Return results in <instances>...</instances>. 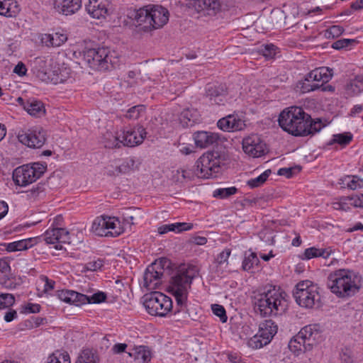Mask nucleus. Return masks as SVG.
Here are the masks:
<instances>
[{
    "mask_svg": "<svg viewBox=\"0 0 363 363\" xmlns=\"http://www.w3.org/2000/svg\"><path fill=\"white\" fill-rule=\"evenodd\" d=\"M333 77L332 69L321 67L310 72L305 78L303 89L305 91L318 89L323 84L328 82Z\"/></svg>",
    "mask_w": 363,
    "mask_h": 363,
    "instance_id": "obj_14",
    "label": "nucleus"
},
{
    "mask_svg": "<svg viewBox=\"0 0 363 363\" xmlns=\"http://www.w3.org/2000/svg\"><path fill=\"white\" fill-rule=\"evenodd\" d=\"M352 138V134L350 133L335 134L333 135V138L328 142V145L338 144L343 147L350 144Z\"/></svg>",
    "mask_w": 363,
    "mask_h": 363,
    "instance_id": "obj_37",
    "label": "nucleus"
},
{
    "mask_svg": "<svg viewBox=\"0 0 363 363\" xmlns=\"http://www.w3.org/2000/svg\"><path fill=\"white\" fill-rule=\"evenodd\" d=\"M9 206L5 201H0V220L8 213Z\"/></svg>",
    "mask_w": 363,
    "mask_h": 363,
    "instance_id": "obj_61",
    "label": "nucleus"
},
{
    "mask_svg": "<svg viewBox=\"0 0 363 363\" xmlns=\"http://www.w3.org/2000/svg\"><path fill=\"white\" fill-rule=\"evenodd\" d=\"M24 109L30 116L36 117H40L45 113V108L43 104L35 99L26 100V103L24 104Z\"/></svg>",
    "mask_w": 363,
    "mask_h": 363,
    "instance_id": "obj_29",
    "label": "nucleus"
},
{
    "mask_svg": "<svg viewBox=\"0 0 363 363\" xmlns=\"http://www.w3.org/2000/svg\"><path fill=\"white\" fill-rule=\"evenodd\" d=\"M25 312L28 313H35L40 312V306L38 303H28L25 306Z\"/></svg>",
    "mask_w": 363,
    "mask_h": 363,
    "instance_id": "obj_58",
    "label": "nucleus"
},
{
    "mask_svg": "<svg viewBox=\"0 0 363 363\" xmlns=\"http://www.w3.org/2000/svg\"><path fill=\"white\" fill-rule=\"evenodd\" d=\"M46 169L45 163L34 162L23 164L13 170L12 178L16 185L26 186L38 179Z\"/></svg>",
    "mask_w": 363,
    "mask_h": 363,
    "instance_id": "obj_9",
    "label": "nucleus"
},
{
    "mask_svg": "<svg viewBox=\"0 0 363 363\" xmlns=\"http://www.w3.org/2000/svg\"><path fill=\"white\" fill-rule=\"evenodd\" d=\"M43 240L47 244L54 245L56 250L62 248V243L70 242L69 232L62 228L48 229L43 235Z\"/></svg>",
    "mask_w": 363,
    "mask_h": 363,
    "instance_id": "obj_16",
    "label": "nucleus"
},
{
    "mask_svg": "<svg viewBox=\"0 0 363 363\" xmlns=\"http://www.w3.org/2000/svg\"><path fill=\"white\" fill-rule=\"evenodd\" d=\"M321 338L318 325H308L303 327L298 333L291 339L289 347L291 352L298 354L301 352L309 351Z\"/></svg>",
    "mask_w": 363,
    "mask_h": 363,
    "instance_id": "obj_7",
    "label": "nucleus"
},
{
    "mask_svg": "<svg viewBox=\"0 0 363 363\" xmlns=\"http://www.w3.org/2000/svg\"><path fill=\"white\" fill-rule=\"evenodd\" d=\"M17 317V313L16 311L12 310L6 313L4 315V320L6 322H11Z\"/></svg>",
    "mask_w": 363,
    "mask_h": 363,
    "instance_id": "obj_63",
    "label": "nucleus"
},
{
    "mask_svg": "<svg viewBox=\"0 0 363 363\" xmlns=\"http://www.w3.org/2000/svg\"><path fill=\"white\" fill-rule=\"evenodd\" d=\"M127 347V345L125 343H118L113 345V351L114 353L119 354L123 352Z\"/></svg>",
    "mask_w": 363,
    "mask_h": 363,
    "instance_id": "obj_60",
    "label": "nucleus"
},
{
    "mask_svg": "<svg viewBox=\"0 0 363 363\" xmlns=\"http://www.w3.org/2000/svg\"><path fill=\"white\" fill-rule=\"evenodd\" d=\"M67 40V35L63 31H57L51 34H44L42 42L46 46L60 47Z\"/></svg>",
    "mask_w": 363,
    "mask_h": 363,
    "instance_id": "obj_25",
    "label": "nucleus"
},
{
    "mask_svg": "<svg viewBox=\"0 0 363 363\" xmlns=\"http://www.w3.org/2000/svg\"><path fill=\"white\" fill-rule=\"evenodd\" d=\"M339 200H340L342 211H346L350 209V207L352 206V203H351L350 196L342 197Z\"/></svg>",
    "mask_w": 363,
    "mask_h": 363,
    "instance_id": "obj_56",
    "label": "nucleus"
},
{
    "mask_svg": "<svg viewBox=\"0 0 363 363\" xmlns=\"http://www.w3.org/2000/svg\"><path fill=\"white\" fill-rule=\"evenodd\" d=\"M174 225V232L180 233L184 230H189L192 229L193 224L189 223H172Z\"/></svg>",
    "mask_w": 363,
    "mask_h": 363,
    "instance_id": "obj_54",
    "label": "nucleus"
},
{
    "mask_svg": "<svg viewBox=\"0 0 363 363\" xmlns=\"http://www.w3.org/2000/svg\"><path fill=\"white\" fill-rule=\"evenodd\" d=\"M167 9L159 4H148L133 12V18L137 27L145 32L162 28L169 21Z\"/></svg>",
    "mask_w": 363,
    "mask_h": 363,
    "instance_id": "obj_3",
    "label": "nucleus"
},
{
    "mask_svg": "<svg viewBox=\"0 0 363 363\" xmlns=\"http://www.w3.org/2000/svg\"><path fill=\"white\" fill-rule=\"evenodd\" d=\"M195 276L196 272L193 267H182L172 279L169 291L175 298L179 307L177 312L184 311L186 307L188 291Z\"/></svg>",
    "mask_w": 363,
    "mask_h": 363,
    "instance_id": "obj_5",
    "label": "nucleus"
},
{
    "mask_svg": "<svg viewBox=\"0 0 363 363\" xmlns=\"http://www.w3.org/2000/svg\"><path fill=\"white\" fill-rule=\"evenodd\" d=\"M40 280L44 283L43 292L48 293L52 290L55 287V281L49 279L46 276L42 275L40 277Z\"/></svg>",
    "mask_w": 363,
    "mask_h": 363,
    "instance_id": "obj_52",
    "label": "nucleus"
},
{
    "mask_svg": "<svg viewBox=\"0 0 363 363\" xmlns=\"http://www.w3.org/2000/svg\"><path fill=\"white\" fill-rule=\"evenodd\" d=\"M362 278L358 273L347 269H340L331 272L327 285L337 297L346 298L359 292Z\"/></svg>",
    "mask_w": 363,
    "mask_h": 363,
    "instance_id": "obj_2",
    "label": "nucleus"
},
{
    "mask_svg": "<svg viewBox=\"0 0 363 363\" xmlns=\"http://www.w3.org/2000/svg\"><path fill=\"white\" fill-rule=\"evenodd\" d=\"M269 342V341H266V338L261 336V334L258 332L247 341V345L252 349H259Z\"/></svg>",
    "mask_w": 363,
    "mask_h": 363,
    "instance_id": "obj_41",
    "label": "nucleus"
},
{
    "mask_svg": "<svg viewBox=\"0 0 363 363\" xmlns=\"http://www.w3.org/2000/svg\"><path fill=\"white\" fill-rule=\"evenodd\" d=\"M277 325L272 320H265L259 326V333L261 334V336L266 338V341L269 342L277 334Z\"/></svg>",
    "mask_w": 363,
    "mask_h": 363,
    "instance_id": "obj_26",
    "label": "nucleus"
},
{
    "mask_svg": "<svg viewBox=\"0 0 363 363\" xmlns=\"http://www.w3.org/2000/svg\"><path fill=\"white\" fill-rule=\"evenodd\" d=\"M15 302L13 295L11 294L0 293V310L9 308Z\"/></svg>",
    "mask_w": 363,
    "mask_h": 363,
    "instance_id": "obj_45",
    "label": "nucleus"
},
{
    "mask_svg": "<svg viewBox=\"0 0 363 363\" xmlns=\"http://www.w3.org/2000/svg\"><path fill=\"white\" fill-rule=\"evenodd\" d=\"M294 296L299 306L306 308L318 306L320 301L318 286L309 280L300 281L296 285Z\"/></svg>",
    "mask_w": 363,
    "mask_h": 363,
    "instance_id": "obj_8",
    "label": "nucleus"
},
{
    "mask_svg": "<svg viewBox=\"0 0 363 363\" xmlns=\"http://www.w3.org/2000/svg\"><path fill=\"white\" fill-rule=\"evenodd\" d=\"M244 152L253 157H259L266 152V144L257 135H252L243 139Z\"/></svg>",
    "mask_w": 363,
    "mask_h": 363,
    "instance_id": "obj_17",
    "label": "nucleus"
},
{
    "mask_svg": "<svg viewBox=\"0 0 363 363\" xmlns=\"http://www.w3.org/2000/svg\"><path fill=\"white\" fill-rule=\"evenodd\" d=\"M211 309L213 314L219 317L222 323H225L227 321L228 317L226 315L225 310L223 306L219 304H213L211 306Z\"/></svg>",
    "mask_w": 363,
    "mask_h": 363,
    "instance_id": "obj_48",
    "label": "nucleus"
},
{
    "mask_svg": "<svg viewBox=\"0 0 363 363\" xmlns=\"http://www.w3.org/2000/svg\"><path fill=\"white\" fill-rule=\"evenodd\" d=\"M285 297L284 291L279 288L270 286L255 297V311L263 317L281 315L287 308Z\"/></svg>",
    "mask_w": 363,
    "mask_h": 363,
    "instance_id": "obj_4",
    "label": "nucleus"
},
{
    "mask_svg": "<svg viewBox=\"0 0 363 363\" xmlns=\"http://www.w3.org/2000/svg\"><path fill=\"white\" fill-rule=\"evenodd\" d=\"M354 42L355 40L352 39H340L334 42L332 45V48L335 50H340L350 46Z\"/></svg>",
    "mask_w": 363,
    "mask_h": 363,
    "instance_id": "obj_51",
    "label": "nucleus"
},
{
    "mask_svg": "<svg viewBox=\"0 0 363 363\" xmlns=\"http://www.w3.org/2000/svg\"><path fill=\"white\" fill-rule=\"evenodd\" d=\"M217 125L220 130L227 132L242 130L246 127L245 120L236 113L230 114L220 118L218 121Z\"/></svg>",
    "mask_w": 363,
    "mask_h": 363,
    "instance_id": "obj_20",
    "label": "nucleus"
},
{
    "mask_svg": "<svg viewBox=\"0 0 363 363\" xmlns=\"http://www.w3.org/2000/svg\"><path fill=\"white\" fill-rule=\"evenodd\" d=\"M341 363H354L353 357L350 351L343 352L340 354Z\"/></svg>",
    "mask_w": 363,
    "mask_h": 363,
    "instance_id": "obj_59",
    "label": "nucleus"
},
{
    "mask_svg": "<svg viewBox=\"0 0 363 363\" xmlns=\"http://www.w3.org/2000/svg\"><path fill=\"white\" fill-rule=\"evenodd\" d=\"M106 298V295L103 292H98L91 296H88V300L86 303H100L104 301Z\"/></svg>",
    "mask_w": 363,
    "mask_h": 363,
    "instance_id": "obj_50",
    "label": "nucleus"
},
{
    "mask_svg": "<svg viewBox=\"0 0 363 363\" xmlns=\"http://www.w3.org/2000/svg\"><path fill=\"white\" fill-rule=\"evenodd\" d=\"M167 262V259L161 258L147 267L143 275V287L147 291L155 290L161 285L164 267Z\"/></svg>",
    "mask_w": 363,
    "mask_h": 363,
    "instance_id": "obj_13",
    "label": "nucleus"
},
{
    "mask_svg": "<svg viewBox=\"0 0 363 363\" xmlns=\"http://www.w3.org/2000/svg\"><path fill=\"white\" fill-rule=\"evenodd\" d=\"M128 354L133 357L135 363H148L151 359V352L145 346L136 347Z\"/></svg>",
    "mask_w": 363,
    "mask_h": 363,
    "instance_id": "obj_31",
    "label": "nucleus"
},
{
    "mask_svg": "<svg viewBox=\"0 0 363 363\" xmlns=\"http://www.w3.org/2000/svg\"><path fill=\"white\" fill-rule=\"evenodd\" d=\"M104 266V260L97 259L87 262L84 267V271L96 272L101 269Z\"/></svg>",
    "mask_w": 363,
    "mask_h": 363,
    "instance_id": "obj_47",
    "label": "nucleus"
},
{
    "mask_svg": "<svg viewBox=\"0 0 363 363\" xmlns=\"http://www.w3.org/2000/svg\"><path fill=\"white\" fill-rule=\"evenodd\" d=\"M237 191L238 189L234 186L217 189L213 191V196L214 197H218L220 199H225L230 196L235 194L237 192Z\"/></svg>",
    "mask_w": 363,
    "mask_h": 363,
    "instance_id": "obj_43",
    "label": "nucleus"
},
{
    "mask_svg": "<svg viewBox=\"0 0 363 363\" xmlns=\"http://www.w3.org/2000/svg\"><path fill=\"white\" fill-rule=\"evenodd\" d=\"M99 361L96 351L86 348L81 351L75 363H99Z\"/></svg>",
    "mask_w": 363,
    "mask_h": 363,
    "instance_id": "obj_33",
    "label": "nucleus"
},
{
    "mask_svg": "<svg viewBox=\"0 0 363 363\" xmlns=\"http://www.w3.org/2000/svg\"><path fill=\"white\" fill-rule=\"evenodd\" d=\"M53 6L59 13L72 15L82 7V0H54Z\"/></svg>",
    "mask_w": 363,
    "mask_h": 363,
    "instance_id": "obj_21",
    "label": "nucleus"
},
{
    "mask_svg": "<svg viewBox=\"0 0 363 363\" xmlns=\"http://www.w3.org/2000/svg\"><path fill=\"white\" fill-rule=\"evenodd\" d=\"M197 113L194 109H184L180 114L179 121L183 126H189L191 122L194 123L196 120ZM191 125V124H190Z\"/></svg>",
    "mask_w": 363,
    "mask_h": 363,
    "instance_id": "obj_39",
    "label": "nucleus"
},
{
    "mask_svg": "<svg viewBox=\"0 0 363 363\" xmlns=\"http://www.w3.org/2000/svg\"><path fill=\"white\" fill-rule=\"evenodd\" d=\"M259 262V260L255 252H250L248 255L246 253L242 261V269L245 271H250L255 266H257Z\"/></svg>",
    "mask_w": 363,
    "mask_h": 363,
    "instance_id": "obj_40",
    "label": "nucleus"
},
{
    "mask_svg": "<svg viewBox=\"0 0 363 363\" xmlns=\"http://www.w3.org/2000/svg\"><path fill=\"white\" fill-rule=\"evenodd\" d=\"M26 65L21 62H19L13 69V72L21 77L26 75Z\"/></svg>",
    "mask_w": 363,
    "mask_h": 363,
    "instance_id": "obj_57",
    "label": "nucleus"
},
{
    "mask_svg": "<svg viewBox=\"0 0 363 363\" xmlns=\"http://www.w3.org/2000/svg\"><path fill=\"white\" fill-rule=\"evenodd\" d=\"M277 48L272 45H266L260 48V52L267 60L272 59L276 55Z\"/></svg>",
    "mask_w": 363,
    "mask_h": 363,
    "instance_id": "obj_49",
    "label": "nucleus"
},
{
    "mask_svg": "<svg viewBox=\"0 0 363 363\" xmlns=\"http://www.w3.org/2000/svg\"><path fill=\"white\" fill-rule=\"evenodd\" d=\"M84 60L91 68L99 71L115 68L120 62L115 51L104 48L86 50L84 52Z\"/></svg>",
    "mask_w": 363,
    "mask_h": 363,
    "instance_id": "obj_6",
    "label": "nucleus"
},
{
    "mask_svg": "<svg viewBox=\"0 0 363 363\" xmlns=\"http://www.w3.org/2000/svg\"><path fill=\"white\" fill-rule=\"evenodd\" d=\"M194 140L196 147L206 148L216 143L219 135L211 131H197L194 134Z\"/></svg>",
    "mask_w": 363,
    "mask_h": 363,
    "instance_id": "obj_23",
    "label": "nucleus"
},
{
    "mask_svg": "<svg viewBox=\"0 0 363 363\" xmlns=\"http://www.w3.org/2000/svg\"><path fill=\"white\" fill-rule=\"evenodd\" d=\"M352 206L363 208V194H356L350 196Z\"/></svg>",
    "mask_w": 363,
    "mask_h": 363,
    "instance_id": "obj_55",
    "label": "nucleus"
},
{
    "mask_svg": "<svg viewBox=\"0 0 363 363\" xmlns=\"http://www.w3.org/2000/svg\"><path fill=\"white\" fill-rule=\"evenodd\" d=\"M138 169L136 161L134 157H128L123 160L119 166L116 167L114 171L108 170V175H118L119 174H126L131 171Z\"/></svg>",
    "mask_w": 363,
    "mask_h": 363,
    "instance_id": "obj_30",
    "label": "nucleus"
},
{
    "mask_svg": "<svg viewBox=\"0 0 363 363\" xmlns=\"http://www.w3.org/2000/svg\"><path fill=\"white\" fill-rule=\"evenodd\" d=\"M145 111V106L143 105H138L130 108L127 113L126 117L129 119H138Z\"/></svg>",
    "mask_w": 363,
    "mask_h": 363,
    "instance_id": "obj_44",
    "label": "nucleus"
},
{
    "mask_svg": "<svg viewBox=\"0 0 363 363\" xmlns=\"http://www.w3.org/2000/svg\"><path fill=\"white\" fill-rule=\"evenodd\" d=\"M35 243L34 238L23 239L7 244L6 250L8 252L26 250L33 247Z\"/></svg>",
    "mask_w": 363,
    "mask_h": 363,
    "instance_id": "obj_35",
    "label": "nucleus"
},
{
    "mask_svg": "<svg viewBox=\"0 0 363 363\" xmlns=\"http://www.w3.org/2000/svg\"><path fill=\"white\" fill-rule=\"evenodd\" d=\"M292 168H281L278 171V174L290 178L292 176Z\"/></svg>",
    "mask_w": 363,
    "mask_h": 363,
    "instance_id": "obj_62",
    "label": "nucleus"
},
{
    "mask_svg": "<svg viewBox=\"0 0 363 363\" xmlns=\"http://www.w3.org/2000/svg\"><path fill=\"white\" fill-rule=\"evenodd\" d=\"M121 140V132L118 133L107 130L103 135L102 143L105 147L118 148L123 145Z\"/></svg>",
    "mask_w": 363,
    "mask_h": 363,
    "instance_id": "obj_28",
    "label": "nucleus"
},
{
    "mask_svg": "<svg viewBox=\"0 0 363 363\" xmlns=\"http://www.w3.org/2000/svg\"><path fill=\"white\" fill-rule=\"evenodd\" d=\"M340 184L352 190L363 188V179L355 175H346L340 179Z\"/></svg>",
    "mask_w": 363,
    "mask_h": 363,
    "instance_id": "obj_34",
    "label": "nucleus"
},
{
    "mask_svg": "<svg viewBox=\"0 0 363 363\" xmlns=\"http://www.w3.org/2000/svg\"><path fill=\"white\" fill-rule=\"evenodd\" d=\"M17 138L20 143L30 148H40L45 143L46 133L43 128L35 126L28 130H20Z\"/></svg>",
    "mask_w": 363,
    "mask_h": 363,
    "instance_id": "obj_15",
    "label": "nucleus"
},
{
    "mask_svg": "<svg viewBox=\"0 0 363 363\" xmlns=\"http://www.w3.org/2000/svg\"><path fill=\"white\" fill-rule=\"evenodd\" d=\"M143 305L150 315L161 317L165 316L172 308V299L159 291L145 295Z\"/></svg>",
    "mask_w": 363,
    "mask_h": 363,
    "instance_id": "obj_11",
    "label": "nucleus"
},
{
    "mask_svg": "<svg viewBox=\"0 0 363 363\" xmlns=\"http://www.w3.org/2000/svg\"><path fill=\"white\" fill-rule=\"evenodd\" d=\"M278 121L284 131L294 136L313 135L326 125L320 118L312 119L298 106H291L282 111Z\"/></svg>",
    "mask_w": 363,
    "mask_h": 363,
    "instance_id": "obj_1",
    "label": "nucleus"
},
{
    "mask_svg": "<svg viewBox=\"0 0 363 363\" xmlns=\"http://www.w3.org/2000/svg\"><path fill=\"white\" fill-rule=\"evenodd\" d=\"M231 254L230 249L225 248L223 251L219 253L216 258V262L218 264L228 263V259Z\"/></svg>",
    "mask_w": 363,
    "mask_h": 363,
    "instance_id": "obj_53",
    "label": "nucleus"
},
{
    "mask_svg": "<svg viewBox=\"0 0 363 363\" xmlns=\"http://www.w3.org/2000/svg\"><path fill=\"white\" fill-rule=\"evenodd\" d=\"M192 242L198 245H203L207 242V239L205 237L196 236L192 238Z\"/></svg>",
    "mask_w": 363,
    "mask_h": 363,
    "instance_id": "obj_64",
    "label": "nucleus"
},
{
    "mask_svg": "<svg viewBox=\"0 0 363 363\" xmlns=\"http://www.w3.org/2000/svg\"><path fill=\"white\" fill-rule=\"evenodd\" d=\"M146 131L143 126H135L121 131L123 145L135 147L141 144L146 137Z\"/></svg>",
    "mask_w": 363,
    "mask_h": 363,
    "instance_id": "obj_18",
    "label": "nucleus"
},
{
    "mask_svg": "<svg viewBox=\"0 0 363 363\" xmlns=\"http://www.w3.org/2000/svg\"><path fill=\"white\" fill-rule=\"evenodd\" d=\"M344 30L343 27L341 26H332L325 30V36L326 38H335L341 35Z\"/></svg>",
    "mask_w": 363,
    "mask_h": 363,
    "instance_id": "obj_46",
    "label": "nucleus"
},
{
    "mask_svg": "<svg viewBox=\"0 0 363 363\" xmlns=\"http://www.w3.org/2000/svg\"><path fill=\"white\" fill-rule=\"evenodd\" d=\"M196 6L208 15L215 14L220 9L219 0H196Z\"/></svg>",
    "mask_w": 363,
    "mask_h": 363,
    "instance_id": "obj_32",
    "label": "nucleus"
},
{
    "mask_svg": "<svg viewBox=\"0 0 363 363\" xmlns=\"http://www.w3.org/2000/svg\"><path fill=\"white\" fill-rule=\"evenodd\" d=\"M19 11V6L15 0H0V15L15 17Z\"/></svg>",
    "mask_w": 363,
    "mask_h": 363,
    "instance_id": "obj_27",
    "label": "nucleus"
},
{
    "mask_svg": "<svg viewBox=\"0 0 363 363\" xmlns=\"http://www.w3.org/2000/svg\"><path fill=\"white\" fill-rule=\"evenodd\" d=\"M222 162L220 154L217 151L203 154L196 163L197 175L204 179L216 177Z\"/></svg>",
    "mask_w": 363,
    "mask_h": 363,
    "instance_id": "obj_10",
    "label": "nucleus"
},
{
    "mask_svg": "<svg viewBox=\"0 0 363 363\" xmlns=\"http://www.w3.org/2000/svg\"><path fill=\"white\" fill-rule=\"evenodd\" d=\"M91 230L99 236L120 235L124 231V227L118 218L101 216L93 221Z\"/></svg>",
    "mask_w": 363,
    "mask_h": 363,
    "instance_id": "obj_12",
    "label": "nucleus"
},
{
    "mask_svg": "<svg viewBox=\"0 0 363 363\" xmlns=\"http://www.w3.org/2000/svg\"><path fill=\"white\" fill-rule=\"evenodd\" d=\"M331 254V250L326 248H317L311 247L305 250L303 259H311L315 257H323L327 259Z\"/></svg>",
    "mask_w": 363,
    "mask_h": 363,
    "instance_id": "obj_36",
    "label": "nucleus"
},
{
    "mask_svg": "<svg viewBox=\"0 0 363 363\" xmlns=\"http://www.w3.org/2000/svg\"><path fill=\"white\" fill-rule=\"evenodd\" d=\"M206 97L211 104H223L225 101L226 91L223 86H211L206 91Z\"/></svg>",
    "mask_w": 363,
    "mask_h": 363,
    "instance_id": "obj_24",
    "label": "nucleus"
},
{
    "mask_svg": "<svg viewBox=\"0 0 363 363\" xmlns=\"http://www.w3.org/2000/svg\"><path fill=\"white\" fill-rule=\"evenodd\" d=\"M46 363H71V361L67 352L57 350L48 357Z\"/></svg>",
    "mask_w": 363,
    "mask_h": 363,
    "instance_id": "obj_38",
    "label": "nucleus"
},
{
    "mask_svg": "<svg viewBox=\"0 0 363 363\" xmlns=\"http://www.w3.org/2000/svg\"><path fill=\"white\" fill-rule=\"evenodd\" d=\"M57 298L67 303L80 306L85 304L88 300V296L78 293L72 290H61L57 292Z\"/></svg>",
    "mask_w": 363,
    "mask_h": 363,
    "instance_id": "obj_22",
    "label": "nucleus"
},
{
    "mask_svg": "<svg viewBox=\"0 0 363 363\" xmlns=\"http://www.w3.org/2000/svg\"><path fill=\"white\" fill-rule=\"evenodd\" d=\"M270 174H271V170L267 169L262 174H261L259 176L248 180L247 182V184L252 189L259 187L267 181V178L269 177V176Z\"/></svg>",
    "mask_w": 363,
    "mask_h": 363,
    "instance_id": "obj_42",
    "label": "nucleus"
},
{
    "mask_svg": "<svg viewBox=\"0 0 363 363\" xmlns=\"http://www.w3.org/2000/svg\"><path fill=\"white\" fill-rule=\"evenodd\" d=\"M86 9L92 18L105 19L111 13V4L108 0H89Z\"/></svg>",
    "mask_w": 363,
    "mask_h": 363,
    "instance_id": "obj_19",
    "label": "nucleus"
}]
</instances>
